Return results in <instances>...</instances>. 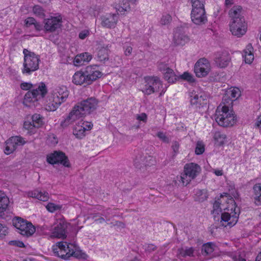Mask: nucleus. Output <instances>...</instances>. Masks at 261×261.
Returning a JSON list of instances; mask_svg holds the SVG:
<instances>
[{
  "instance_id": "nucleus-1",
  "label": "nucleus",
  "mask_w": 261,
  "mask_h": 261,
  "mask_svg": "<svg viewBox=\"0 0 261 261\" xmlns=\"http://www.w3.org/2000/svg\"><path fill=\"white\" fill-rule=\"evenodd\" d=\"M98 101L94 97L82 100L74 106L67 117L61 122L63 127L68 126L77 119L94 112L97 108Z\"/></svg>"
},
{
  "instance_id": "nucleus-2",
  "label": "nucleus",
  "mask_w": 261,
  "mask_h": 261,
  "mask_svg": "<svg viewBox=\"0 0 261 261\" xmlns=\"http://www.w3.org/2000/svg\"><path fill=\"white\" fill-rule=\"evenodd\" d=\"M233 101L226 93L223 96L222 102L224 105L218 107L216 111L215 119L217 123L223 127L233 125L237 122L236 116L232 110H229V107Z\"/></svg>"
},
{
  "instance_id": "nucleus-3",
  "label": "nucleus",
  "mask_w": 261,
  "mask_h": 261,
  "mask_svg": "<svg viewBox=\"0 0 261 261\" xmlns=\"http://www.w3.org/2000/svg\"><path fill=\"white\" fill-rule=\"evenodd\" d=\"M103 73L96 65L88 66L84 69L76 71L72 77V82L76 85L84 87L91 85L94 81L101 77Z\"/></svg>"
},
{
  "instance_id": "nucleus-4",
  "label": "nucleus",
  "mask_w": 261,
  "mask_h": 261,
  "mask_svg": "<svg viewBox=\"0 0 261 261\" xmlns=\"http://www.w3.org/2000/svg\"><path fill=\"white\" fill-rule=\"evenodd\" d=\"M47 89L43 82H41L38 86L34 85L32 90L28 91L24 95L23 103L28 107H35L38 101L45 96Z\"/></svg>"
},
{
  "instance_id": "nucleus-5",
  "label": "nucleus",
  "mask_w": 261,
  "mask_h": 261,
  "mask_svg": "<svg viewBox=\"0 0 261 261\" xmlns=\"http://www.w3.org/2000/svg\"><path fill=\"white\" fill-rule=\"evenodd\" d=\"M23 54L24 59L22 73L29 75L39 69V64L40 62V56L26 48L23 49Z\"/></svg>"
},
{
  "instance_id": "nucleus-6",
  "label": "nucleus",
  "mask_w": 261,
  "mask_h": 261,
  "mask_svg": "<svg viewBox=\"0 0 261 261\" xmlns=\"http://www.w3.org/2000/svg\"><path fill=\"white\" fill-rule=\"evenodd\" d=\"M69 93V91L66 86H57L53 91L52 100L48 104V110L51 111H55L61 103L66 100Z\"/></svg>"
},
{
  "instance_id": "nucleus-7",
  "label": "nucleus",
  "mask_w": 261,
  "mask_h": 261,
  "mask_svg": "<svg viewBox=\"0 0 261 261\" xmlns=\"http://www.w3.org/2000/svg\"><path fill=\"white\" fill-rule=\"evenodd\" d=\"M146 84L142 90V92L146 95H150L155 92L161 91L159 96H162L165 93L167 87H163L162 82L157 76H148L145 78Z\"/></svg>"
},
{
  "instance_id": "nucleus-8",
  "label": "nucleus",
  "mask_w": 261,
  "mask_h": 261,
  "mask_svg": "<svg viewBox=\"0 0 261 261\" xmlns=\"http://www.w3.org/2000/svg\"><path fill=\"white\" fill-rule=\"evenodd\" d=\"M230 207V213L224 212L222 213L221 217V225L224 227L229 226H233L238 222L240 213V208L238 207L234 200H232Z\"/></svg>"
},
{
  "instance_id": "nucleus-9",
  "label": "nucleus",
  "mask_w": 261,
  "mask_h": 261,
  "mask_svg": "<svg viewBox=\"0 0 261 261\" xmlns=\"http://www.w3.org/2000/svg\"><path fill=\"white\" fill-rule=\"evenodd\" d=\"M201 172L200 167L194 163L186 164L184 166V173L180 176L182 185L187 186L192 179H195Z\"/></svg>"
},
{
  "instance_id": "nucleus-10",
  "label": "nucleus",
  "mask_w": 261,
  "mask_h": 261,
  "mask_svg": "<svg viewBox=\"0 0 261 261\" xmlns=\"http://www.w3.org/2000/svg\"><path fill=\"white\" fill-rule=\"evenodd\" d=\"M46 161L51 165L60 164L65 167H70V164L65 153L61 151H55L48 155Z\"/></svg>"
},
{
  "instance_id": "nucleus-11",
  "label": "nucleus",
  "mask_w": 261,
  "mask_h": 261,
  "mask_svg": "<svg viewBox=\"0 0 261 261\" xmlns=\"http://www.w3.org/2000/svg\"><path fill=\"white\" fill-rule=\"evenodd\" d=\"M191 97L190 103L192 107L196 109L205 107L208 96L204 92L193 91L190 94Z\"/></svg>"
},
{
  "instance_id": "nucleus-12",
  "label": "nucleus",
  "mask_w": 261,
  "mask_h": 261,
  "mask_svg": "<svg viewBox=\"0 0 261 261\" xmlns=\"http://www.w3.org/2000/svg\"><path fill=\"white\" fill-rule=\"evenodd\" d=\"M191 18L192 22L195 24L201 25L206 23L207 20L204 4L202 5V6H195L192 8Z\"/></svg>"
},
{
  "instance_id": "nucleus-13",
  "label": "nucleus",
  "mask_w": 261,
  "mask_h": 261,
  "mask_svg": "<svg viewBox=\"0 0 261 261\" xmlns=\"http://www.w3.org/2000/svg\"><path fill=\"white\" fill-rule=\"evenodd\" d=\"M210 70V63L205 58H201L198 60L194 66V72L198 77H205L208 74Z\"/></svg>"
},
{
  "instance_id": "nucleus-14",
  "label": "nucleus",
  "mask_w": 261,
  "mask_h": 261,
  "mask_svg": "<svg viewBox=\"0 0 261 261\" xmlns=\"http://www.w3.org/2000/svg\"><path fill=\"white\" fill-rule=\"evenodd\" d=\"M229 29L231 34L238 37L245 35L247 32V26L245 21L240 19L239 21H230L229 22Z\"/></svg>"
},
{
  "instance_id": "nucleus-15",
  "label": "nucleus",
  "mask_w": 261,
  "mask_h": 261,
  "mask_svg": "<svg viewBox=\"0 0 261 261\" xmlns=\"http://www.w3.org/2000/svg\"><path fill=\"white\" fill-rule=\"evenodd\" d=\"M62 18L59 17H51L50 18L44 19L43 29L46 32H54L60 29L62 26Z\"/></svg>"
},
{
  "instance_id": "nucleus-16",
  "label": "nucleus",
  "mask_w": 261,
  "mask_h": 261,
  "mask_svg": "<svg viewBox=\"0 0 261 261\" xmlns=\"http://www.w3.org/2000/svg\"><path fill=\"white\" fill-rule=\"evenodd\" d=\"M25 143V141L21 137H12L6 142L5 153L6 154H10L16 149L17 146L23 145Z\"/></svg>"
},
{
  "instance_id": "nucleus-17",
  "label": "nucleus",
  "mask_w": 261,
  "mask_h": 261,
  "mask_svg": "<svg viewBox=\"0 0 261 261\" xmlns=\"http://www.w3.org/2000/svg\"><path fill=\"white\" fill-rule=\"evenodd\" d=\"M189 41L188 36L185 34L184 28L177 27L174 31L173 43L175 46L184 45Z\"/></svg>"
},
{
  "instance_id": "nucleus-18",
  "label": "nucleus",
  "mask_w": 261,
  "mask_h": 261,
  "mask_svg": "<svg viewBox=\"0 0 261 261\" xmlns=\"http://www.w3.org/2000/svg\"><path fill=\"white\" fill-rule=\"evenodd\" d=\"M76 246L75 244H69L67 245V249L68 250V251L66 252L65 254L60 253V250L57 246H53V251L54 254L62 258V259H64L65 260H67L69 258V257L71 256H74L75 257H79V254L77 252H76L75 251L73 250V248H74L75 250H76Z\"/></svg>"
},
{
  "instance_id": "nucleus-19",
  "label": "nucleus",
  "mask_w": 261,
  "mask_h": 261,
  "mask_svg": "<svg viewBox=\"0 0 261 261\" xmlns=\"http://www.w3.org/2000/svg\"><path fill=\"white\" fill-rule=\"evenodd\" d=\"M214 62L220 68H225L229 64L230 58L226 51H218L214 54Z\"/></svg>"
},
{
  "instance_id": "nucleus-20",
  "label": "nucleus",
  "mask_w": 261,
  "mask_h": 261,
  "mask_svg": "<svg viewBox=\"0 0 261 261\" xmlns=\"http://www.w3.org/2000/svg\"><path fill=\"white\" fill-rule=\"evenodd\" d=\"M101 24L103 27L113 29L115 28L118 20V15L117 14L109 13L101 16Z\"/></svg>"
},
{
  "instance_id": "nucleus-21",
  "label": "nucleus",
  "mask_w": 261,
  "mask_h": 261,
  "mask_svg": "<svg viewBox=\"0 0 261 261\" xmlns=\"http://www.w3.org/2000/svg\"><path fill=\"white\" fill-rule=\"evenodd\" d=\"M152 157L144 155L143 153H139L134 159V165L137 168H140L143 166H149L152 164Z\"/></svg>"
},
{
  "instance_id": "nucleus-22",
  "label": "nucleus",
  "mask_w": 261,
  "mask_h": 261,
  "mask_svg": "<svg viewBox=\"0 0 261 261\" xmlns=\"http://www.w3.org/2000/svg\"><path fill=\"white\" fill-rule=\"evenodd\" d=\"M12 221L15 228H36L31 222L20 217H14Z\"/></svg>"
},
{
  "instance_id": "nucleus-23",
  "label": "nucleus",
  "mask_w": 261,
  "mask_h": 261,
  "mask_svg": "<svg viewBox=\"0 0 261 261\" xmlns=\"http://www.w3.org/2000/svg\"><path fill=\"white\" fill-rule=\"evenodd\" d=\"M229 15L231 18L230 21H239L241 19L242 21L245 20L243 16L242 7L239 5H235L231 8L229 11Z\"/></svg>"
},
{
  "instance_id": "nucleus-24",
  "label": "nucleus",
  "mask_w": 261,
  "mask_h": 261,
  "mask_svg": "<svg viewBox=\"0 0 261 261\" xmlns=\"http://www.w3.org/2000/svg\"><path fill=\"white\" fill-rule=\"evenodd\" d=\"M92 58V55L88 52L76 55L74 59L73 63L76 66H80L88 63Z\"/></svg>"
},
{
  "instance_id": "nucleus-25",
  "label": "nucleus",
  "mask_w": 261,
  "mask_h": 261,
  "mask_svg": "<svg viewBox=\"0 0 261 261\" xmlns=\"http://www.w3.org/2000/svg\"><path fill=\"white\" fill-rule=\"evenodd\" d=\"M114 7L116 9L118 14L119 13L121 14H124L125 12L130 10L128 0H118L117 2L114 5Z\"/></svg>"
},
{
  "instance_id": "nucleus-26",
  "label": "nucleus",
  "mask_w": 261,
  "mask_h": 261,
  "mask_svg": "<svg viewBox=\"0 0 261 261\" xmlns=\"http://www.w3.org/2000/svg\"><path fill=\"white\" fill-rule=\"evenodd\" d=\"M9 199L4 193L0 191V217L5 216V212L7 210L9 204Z\"/></svg>"
},
{
  "instance_id": "nucleus-27",
  "label": "nucleus",
  "mask_w": 261,
  "mask_h": 261,
  "mask_svg": "<svg viewBox=\"0 0 261 261\" xmlns=\"http://www.w3.org/2000/svg\"><path fill=\"white\" fill-rule=\"evenodd\" d=\"M29 197L35 198L39 200L46 201L49 198V194L47 192L39 191L37 190L29 192L28 193Z\"/></svg>"
},
{
  "instance_id": "nucleus-28",
  "label": "nucleus",
  "mask_w": 261,
  "mask_h": 261,
  "mask_svg": "<svg viewBox=\"0 0 261 261\" xmlns=\"http://www.w3.org/2000/svg\"><path fill=\"white\" fill-rule=\"evenodd\" d=\"M195 249L193 247H185L179 248L177 250V256L179 257H186L187 256H194Z\"/></svg>"
},
{
  "instance_id": "nucleus-29",
  "label": "nucleus",
  "mask_w": 261,
  "mask_h": 261,
  "mask_svg": "<svg viewBox=\"0 0 261 261\" xmlns=\"http://www.w3.org/2000/svg\"><path fill=\"white\" fill-rule=\"evenodd\" d=\"M108 46L106 47H101L97 53V60L101 62L105 63L109 59L108 58Z\"/></svg>"
},
{
  "instance_id": "nucleus-30",
  "label": "nucleus",
  "mask_w": 261,
  "mask_h": 261,
  "mask_svg": "<svg viewBox=\"0 0 261 261\" xmlns=\"http://www.w3.org/2000/svg\"><path fill=\"white\" fill-rule=\"evenodd\" d=\"M85 127L80 125V124H76L73 129V134L76 138L80 139L85 136Z\"/></svg>"
},
{
  "instance_id": "nucleus-31",
  "label": "nucleus",
  "mask_w": 261,
  "mask_h": 261,
  "mask_svg": "<svg viewBox=\"0 0 261 261\" xmlns=\"http://www.w3.org/2000/svg\"><path fill=\"white\" fill-rule=\"evenodd\" d=\"M70 224L68 223L63 217L56 219L53 224V228H67Z\"/></svg>"
},
{
  "instance_id": "nucleus-32",
  "label": "nucleus",
  "mask_w": 261,
  "mask_h": 261,
  "mask_svg": "<svg viewBox=\"0 0 261 261\" xmlns=\"http://www.w3.org/2000/svg\"><path fill=\"white\" fill-rule=\"evenodd\" d=\"M164 79L170 83H173L178 80V76L171 68H169L164 73Z\"/></svg>"
},
{
  "instance_id": "nucleus-33",
  "label": "nucleus",
  "mask_w": 261,
  "mask_h": 261,
  "mask_svg": "<svg viewBox=\"0 0 261 261\" xmlns=\"http://www.w3.org/2000/svg\"><path fill=\"white\" fill-rule=\"evenodd\" d=\"M254 198L256 202L261 203V184H256L253 187Z\"/></svg>"
},
{
  "instance_id": "nucleus-34",
  "label": "nucleus",
  "mask_w": 261,
  "mask_h": 261,
  "mask_svg": "<svg viewBox=\"0 0 261 261\" xmlns=\"http://www.w3.org/2000/svg\"><path fill=\"white\" fill-rule=\"evenodd\" d=\"M214 244L212 242H208L202 245L201 252L202 254L207 255L211 254L214 251Z\"/></svg>"
},
{
  "instance_id": "nucleus-35",
  "label": "nucleus",
  "mask_w": 261,
  "mask_h": 261,
  "mask_svg": "<svg viewBox=\"0 0 261 261\" xmlns=\"http://www.w3.org/2000/svg\"><path fill=\"white\" fill-rule=\"evenodd\" d=\"M195 195L197 196V200L203 202L206 200L208 197L207 191L205 190L197 189L195 190Z\"/></svg>"
},
{
  "instance_id": "nucleus-36",
  "label": "nucleus",
  "mask_w": 261,
  "mask_h": 261,
  "mask_svg": "<svg viewBox=\"0 0 261 261\" xmlns=\"http://www.w3.org/2000/svg\"><path fill=\"white\" fill-rule=\"evenodd\" d=\"M32 121L36 128L41 127L43 124V117L39 114L33 115L32 116Z\"/></svg>"
},
{
  "instance_id": "nucleus-37",
  "label": "nucleus",
  "mask_w": 261,
  "mask_h": 261,
  "mask_svg": "<svg viewBox=\"0 0 261 261\" xmlns=\"http://www.w3.org/2000/svg\"><path fill=\"white\" fill-rule=\"evenodd\" d=\"M226 94L233 101H234L241 96V91L239 88H234L232 90L227 91Z\"/></svg>"
},
{
  "instance_id": "nucleus-38",
  "label": "nucleus",
  "mask_w": 261,
  "mask_h": 261,
  "mask_svg": "<svg viewBox=\"0 0 261 261\" xmlns=\"http://www.w3.org/2000/svg\"><path fill=\"white\" fill-rule=\"evenodd\" d=\"M66 229H55L52 232L51 237L64 239L66 238Z\"/></svg>"
},
{
  "instance_id": "nucleus-39",
  "label": "nucleus",
  "mask_w": 261,
  "mask_h": 261,
  "mask_svg": "<svg viewBox=\"0 0 261 261\" xmlns=\"http://www.w3.org/2000/svg\"><path fill=\"white\" fill-rule=\"evenodd\" d=\"M205 150V145L202 141H198L196 145L195 153L197 155L202 154Z\"/></svg>"
},
{
  "instance_id": "nucleus-40",
  "label": "nucleus",
  "mask_w": 261,
  "mask_h": 261,
  "mask_svg": "<svg viewBox=\"0 0 261 261\" xmlns=\"http://www.w3.org/2000/svg\"><path fill=\"white\" fill-rule=\"evenodd\" d=\"M178 79H182L190 83H192L195 82L193 76L188 72H185L182 74L180 75L179 76H178Z\"/></svg>"
},
{
  "instance_id": "nucleus-41",
  "label": "nucleus",
  "mask_w": 261,
  "mask_h": 261,
  "mask_svg": "<svg viewBox=\"0 0 261 261\" xmlns=\"http://www.w3.org/2000/svg\"><path fill=\"white\" fill-rule=\"evenodd\" d=\"M248 47L249 51H245V61L246 63L251 64L254 60V55L251 53V50H250V49H252V46L251 45H248Z\"/></svg>"
},
{
  "instance_id": "nucleus-42",
  "label": "nucleus",
  "mask_w": 261,
  "mask_h": 261,
  "mask_svg": "<svg viewBox=\"0 0 261 261\" xmlns=\"http://www.w3.org/2000/svg\"><path fill=\"white\" fill-rule=\"evenodd\" d=\"M33 10L34 14L39 17L43 18L45 16L44 10L39 5H35Z\"/></svg>"
},
{
  "instance_id": "nucleus-43",
  "label": "nucleus",
  "mask_w": 261,
  "mask_h": 261,
  "mask_svg": "<svg viewBox=\"0 0 261 261\" xmlns=\"http://www.w3.org/2000/svg\"><path fill=\"white\" fill-rule=\"evenodd\" d=\"M214 139L221 144H222L226 139V135L220 132H216L214 135Z\"/></svg>"
},
{
  "instance_id": "nucleus-44",
  "label": "nucleus",
  "mask_w": 261,
  "mask_h": 261,
  "mask_svg": "<svg viewBox=\"0 0 261 261\" xmlns=\"http://www.w3.org/2000/svg\"><path fill=\"white\" fill-rule=\"evenodd\" d=\"M36 229H18V232L24 237L28 238L32 236Z\"/></svg>"
},
{
  "instance_id": "nucleus-45",
  "label": "nucleus",
  "mask_w": 261,
  "mask_h": 261,
  "mask_svg": "<svg viewBox=\"0 0 261 261\" xmlns=\"http://www.w3.org/2000/svg\"><path fill=\"white\" fill-rule=\"evenodd\" d=\"M172 21V17L170 15L168 14H166L163 15L160 20V23L162 25H168L171 23Z\"/></svg>"
},
{
  "instance_id": "nucleus-46",
  "label": "nucleus",
  "mask_w": 261,
  "mask_h": 261,
  "mask_svg": "<svg viewBox=\"0 0 261 261\" xmlns=\"http://www.w3.org/2000/svg\"><path fill=\"white\" fill-rule=\"evenodd\" d=\"M156 136L162 142L168 143L170 142L169 138L166 135V134L163 132H159L156 134Z\"/></svg>"
},
{
  "instance_id": "nucleus-47",
  "label": "nucleus",
  "mask_w": 261,
  "mask_h": 261,
  "mask_svg": "<svg viewBox=\"0 0 261 261\" xmlns=\"http://www.w3.org/2000/svg\"><path fill=\"white\" fill-rule=\"evenodd\" d=\"M23 127L25 129L30 130L31 132H32L34 128H36L32 120L25 121L23 123Z\"/></svg>"
},
{
  "instance_id": "nucleus-48",
  "label": "nucleus",
  "mask_w": 261,
  "mask_h": 261,
  "mask_svg": "<svg viewBox=\"0 0 261 261\" xmlns=\"http://www.w3.org/2000/svg\"><path fill=\"white\" fill-rule=\"evenodd\" d=\"M221 202L220 199L218 198L215 200L213 204V212L218 213L219 212H221V208L220 207Z\"/></svg>"
},
{
  "instance_id": "nucleus-49",
  "label": "nucleus",
  "mask_w": 261,
  "mask_h": 261,
  "mask_svg": "<svg viewBox=\"0 0 261 261\" xmlns=\"http://www.w3.org/2000/svg\"><path fill=\"white\" fill-rule=\"evenodd\" d=\"M180 144L178 142L174 141L172 142L171 148L174 152L173 156H175L179 152Z\"/></svg>"
},
{
  "instance_id": "nucleus-50",
  "label": "nucleus",
  "mask_w": 261,
  "mask_h": 261,
  "mask_svg": "<svg viewBox=\"0 0 261 261\" xmlns=\"http://www.w3.org/2000/svg\"><path fill=\"white\" fill-rule=\"evenodd\" d=\"M46 208L47 210L48 211L53 213L56 210L59 209L60 206L55 204L53 203H49L47 204L46 206Z\"/></svg>"
},
{
  "instance_id": "nucleus-51",
  "label": "nucleus",
  "mask_w": 261,
  "mask_h": 261,
  "mask_svg": "<svg viewBox=\"0 0 261 261\" xmlns=\"http://www.w3.org/2000/svg\"><path fill=\"white\" fill-rule=\"evenodd\" d=\"M34 85L31 83L24 82L21 84L20 88L23 90H32Z\"/></svg>"
},
{
  "instance_id": "nucleus-52",
  "label": "nucleus",
  "mask_w": 261,
  "mask_h": 261,
  "mask_svg": "<svg viewBox=\"0 0 261 261\" xmlns=\"http://www.w3.org/2000/svg\"><path fill=\"white\" fill-rule=\"evenodd\" d=\"M9 244L11 245L15 246L20 248H24L25 247L24 244L20 241L13 240L10 241Z\"/></svg>"
},
{
  "instance_id": "nucleus-53",
  "label": "nucleus",
  "mask_w": 261,
  "mask_h": 261,
  "mask_svg": "<svg viewBox=\"0 0 261 261\" xmlns=\"http://www.w3.org/2000/svg\"><path fill=\"white\" fill-rule=\"evenodd\" d=\"M66 242H60L58 243L57 246L60 249V252L61 253H62L65 254L67 252H66V248H67L66 247Z\"/></svg>"
},
{
  "instance_id": "nucleus-54",
  "label": "nucleus",
  "mask_w": 261,
  "mask_h": 261,
  "mask_svg": "<svg viewBox=\"0 0 261 261\" xmlns=\"http://www.w3.org/2000/svg\"><path fill=\"white\" fill-rule=\"evenodd\" d=\"M136 118L139 121H143L144 123L147 122V116L145 113H142L141 114H137Z\"/></svg>"
},
{
  "instance_id": "nucleus-55",
  "label": "nucleus",
  "mask_w": 261,
  "mask_h": 261,
  "mask_svg": "<svg viewBox=\"0 0 261 261\" xmlns=\"http://www.w3.org/2000/svg\"><path fill=\"white\" fill-rule=\"evenodd\" d=\"M170 68L169 67L167 66V65L164 63H160L158 65V69L159 70L161 71L163 74L168 69Z\"/></svg>"
},
{
  "instance_id": "nucleus-56",
  "label": "nucleus",
  "mask_w": 261,
  "mask_h": 261,
  "mask_svg": "<svg viewBox=\"0 0 261 261\" xmlns=\"http://www.w3.org/2000/svg\"><path fill=\"white\" fill-rule=\"evenodd\" d=\"M189 1L192 4V8L195 7V6L199 7V6H202V5H203L202 0H189L188 2Z\"/></svg>"
},
{
  "instance_id": "nucleus-57",
  "label": "nucleus",
  "mask_w": 261,
  "mask_h": 261,
  "mask_svg": "<svg viewBox=\"0 0 261 261\" xmlns=\"http://www.w3.org/2000/svg\"><path fill=\"white\" fill-rule=\"evenodd\" d=\"M144 247L145 248V251L149 252L154 251L156 248V247L155 245H154L153 244H146V245H144Z\"/></svg>"
},
{
  "instance_id": "nucleus-58",
  "label": "nucleus",
  "mask_w": 261,
  "mask_h": 261,
  "mask_svg": "<svg viewBox=\"0 0 261 261\" xmlns=\"http://www.w3.org/2000/svg\"><path fill=\"white\" fill-rule=\"evenodd\" d=\"M89 35V32L88 30H83L81 31L79 35V37L81 39H84Z\"/></svg>"
},
{
  "instance_id": "nucleus-59",
  "label": "nucleus",
  "mask_w": 261,
  "mask_h": 261,
  "mask_svg": "<svg viewBox=\"0 0 261 261\" xmlns=\"http://www.w3.org/2000/svg\"><path fill=\"white\" fill-rule=\"evenodd\" d=\"M36 20L33 17H28L25 20V24L27 27H30L32 24H34Z\"/></svg>"
},
{
  "instance_id": "nucleus-60",
  "label": "nucleus",
  "mask_w": 261,
  "mask_h": 261,
  "mask_svg": "<svg viewBox=\"0 0 261 261\" xmlns=\"http://www.w3.org/2000/svg\"><path fill=\"white\" fill-rule=\"evenodd\" d=\"M124 54L125 56H128L132 54L133 48L131 46H125L124 47Z\"/></svg>"
},
{
  "instance_id": "nucleus-61",
  "label": "nucleus",
  "mask_w": 261,
  "mask_h": 261,
  "mask_svg": "<svg viewBox=\"0 0 261 261\" xmlns=\"http://www.w3.org/2000/svg\"><path fill=\"white\" fill-rule=\"evenodd\" d=\"M254 126L257 128H261V115L257 117Z\"/></svg>"
},
{
  "instance_id": "nucleus-62",
  "label": "nucleus",
  "mask_w": 261,
  "mask_h": 261,
  "mask_svg": "<svg viewBox=\"0 0 261 261\" xmlns=\"http://www.w3.org/2000/svg\"><path fill=\"white\" fill-rule=\"evenodd\" d=\"M35 29L37 31H41L43 29V27L41 24L39 22H37L36 21L34 24Z\"/></svg>"
},
{
  "instance_id": "nucleus-63",
  "label": "nucleus",
  "mask_w": 261,
  "mask_h": 261,
  "mask_svg": "<svg viewBox=\"0 0 261 261\" xmlns=\"http://www.w3.org/2000/svg\"><path fill=\"white\" fill-rule=\"evenodd\" d=\"M8 233L7 229H0V239H3Z\"/></svg>"
},
{
  "instance_id": "nucleus-64",
  "label": "nucleus",
  "mask_w": 261,
  "mask_h": 261,
  "mask_svg": "<svg viewBox=\"0 0 261 261\" xmlns=\"http://www.w3.org/2000/svg\"><path fill=\"white\" fill-rule=\"evenodd\" d=\"M83 126L85 127L86 131L90 130L93 126V124L91 123H88L87 122L86 124L84 123H82Z\"/></svg>"
}]
</instances>
